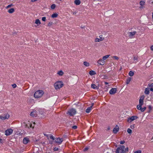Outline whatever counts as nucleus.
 <instances>
[{"mask_svg":"<svg viewBox=\"0 0 153 153\" xmlns=\"http://www.w3.org/2000/svg\"><path fill=\"white\" fill-rule=\"evenodd\" d=\"M89 74L91 76L94 75H95L96 74V72L95 71H93V70H91V71H90L89 72Z\"/></svg>","mask_w":153,"mask_h":153,"instance_id":"nucleus-22","label":"nucleus"},{"mask_svg":"<svg viewBox=\"0 0 153 153\" xmlns=\"http://www.w3.org/2000/svg\"><path fill=\"white\" fill-rule=\"evenodd\" d=\"M105 85H107L108 84V82H105Z\"/></svg>","mask_w":153,"mask_h":153,"instance_id":"nucleus-51","label":"nucleus"},{"mask_svg":"<svg viewBox=\"0 0 153 153\" xmlns=\"http://www.w3.org/2000/svg\"><path fill=\"white\" fill-rule=\"evenodd\" d=\"M76 13H74L73 14H76Z\"/></svg>","mask_w":153,"mask_h":153,"instance_id":"nucleus-62","label":"nucleus"},{"mask_svg":"<svg viewBox=\"0 0 153 153\" xmlns=\"http://www.w3.org/2000/svg\"><path fill=\"white\" fill-rule=\"evenodd\" d=\"M55 7L56 5L54 4H53L51 5V7L52 9H53L55 8Z\"/></svg>","mask_w":153,"mask_h":153,"instance_id":"nucleus-34","label":"nucleus"},{"mask_svg":"<svg viewBox=\"0 0 153 153\" xmlns=\"http://www.w3.org/2000/svg\"><path fill=\"white\" fill-rule=\"evenodd\" d=\"M71 127L72 128L74 129H76L77 128V127L76 126H71Z\"/></svg>","mask_w":153,"mask_h":153,"instance_id":"nucleus-39","label":"nucleus"},{"mask_svg":"<svg viewBox=\"0 0 153 153\" xmlns=\"http://www.w3.org/2000/svg\"><path fill=\"white\" fill-rule=\"evenodd\" d=\"M97 63L100 65H103L104 64L105 62V61H103V60L102 59H99Z\"/></svg>","mask_w":153,"mask_h":153,"instance_id":"nucleus-14","label":"nucleus"},{"mask_svg":"<svg viewBox=\"0 0 153 153\" xmlns=\"http://www.w3.org/2000/svg\"><path fill=\"white\" fill-rule=\"evenodd\" d=\"M63 141L62 138H60L59 137L57 138L55 140V142L57 143L58 144H61Z\"/></svg>","mask_w":153,"mask_h":153,"instance_id":"nucleus-12","label":"nucleus"},{"mask_svg":"<svg viewBox=\"0 0 153 153\" xmlns=\"http://www.w3.org/2000/svg\"><path fill=\"white\" fill-rule=\"evenodd\" d=\"M117 89L116 88H112L109 91V93L110 94H113L116 93Z\"/></svg>","mask_w":153,"mask_h":153,"instance_id":"nucleus-15","label":"nucleus"},{"mask_svg":"<svg viewBox=\"0 0 153 153\" xmlns=\"http://www.w3.org/2000/svg\"><path fill=\"white\" fill-rule=\"evenodd\" d=\"M102 35H100L99 36L100 38H96L95 39V42H100L103 40L104 39V38L102 37Z\"/></svg>","mask_w":153,"mask_h":153,"instance_id":"nucleus-10","label":"nucleus"},{"mask_svg":"<svg viewBox=\"0 0 153 153\" xmlns=\"http://www.w3.org/2000/svg\"><path fill=\"white\" fill-rule=\"evenodd\" d=\"M33 124H35V123H33Z\"/></svg>","mask_w":153,"mask_h":153,"instance_id":"nucleus-63","label":"nucleus"},{"mask_svg":"<svg viewBox=\"0 0 153 153\" xmlns=\"http://www.w3.org/2000/svg\"><path fill=\"white\" fill-rule=\"evenodd\" d=\"M111 57L113 59H114L116 60H118L119 59V58L117 56H112Z\"/></svg>","mask_w":153,"mask_h":153,"instance_id":"nucleus-30","label":"nucleus"},{"mask_svg":"<svg viewBox=\"0 0 153 153\" xmlns=\"http://www.w3.org/2000/svg\"><path fill=\"white\" fill-rule=\"evenodd\" d=\"M13 130L11 129H9L6 130L5 132V134L7 136H8L12 134Z\"/></svg>","mask_w":153,"mask_h":153,"instance_id":"nucleus-8","label":"nucleus"},{"mask_svg":"<svg viewBox=\"0 0 153 153\" xmlns=\"http://www.w3.org/2000/svg\"><path fill=\"white\" fill-rule=\"evenodd\" d=\"M27 126L28 127H30V128H33V126H32V124H29V123L28 124V125H27Z\"/></svg>","mask_w":153,"mask_h":153,"instance_id":"nucleus-35","label":"nucleus"},{"mask_svg":"<svg viewBox=\"0 0 153 153\" xmlns=\"http://www.w3.org/2000/svg\"><path fill=\"white\" fill-rule=\"evenodd\" d=\"M13 88H15L16 87V84H13L12 85Z\"/></svg>","mask_w":153,"mask_h":153,"instance_id":"nucleus-42","label":"nucleus"},{"mask_svg":"<svg viewBox=\"0 0 153 153\" xmlns=\"http://www.w3.org/2000/svg\"><path fill=\"white\" fill-rule=\"evenodd\" d=\"M138 118V117L136 116H132L131 117H129L127 119V121L130 123L132 121H134V120L137 119Z\"/></svg>","mask_w":153,"mask_h":153,"instance_id":"nucleus-7","label":"nucleus"},{"mask_svg":"<svg viewBox=\"0 0 153 153\" xmlns=\"http://www.w3.org/2000/svg\"><path fill=\"white\" fill-rule=\"evenodd\" d=\"M13 5L12 4H9V5H8L7 7V8H9L10 7H11V6H13Z\"/></svg>","mask_w":153,"mask_h":153,"instance_id":"nucleus-44","label":"nucleus"},{"mask_svg":"<svg viewBox=\"0 0 153 153\" xmlns=\"http://www.w3.org/2000/svg\"><path fill=\"white\" fill-rule=\"evenodd\" d=\"M152 18L153 19V12L152 13Z\"/></svg>","mask_w":153,"mask_h":153,"instance_id":"nucleus-56","label":"nucleus"},{"mask_svg":"<svg viewBox=\"0 0 153 153\" xmlns=\"http://www.w3.org/2000/svg\"><path fill=\"white\" fill-rule=\"evenodd\" d=\"M58 15L56 13H54L52 15L51 17L52 18H56L57 17Z\"/></svg>","mask_w":153,"mask_h":153,"instance_id":"nucleus-28","label":"nucleus"},{"mask_svg":"<svg viewBox=\"0 0 153 153\" xmlns=\"http://www.w3.org/2000/svg\"><path fill=\"white\" fill-rule=\"evenodd\" d=\"M144 93L148 95L149 94V90L148 88H146L145 89Z\"/></svg>","mask_w":153,"mask_h":153,"instance_id":"nucleus-20","label":"nucleus"},{"mask_svg":"<svg viewBox=\"0 0 153 153\" xmlns=\"http://www.w3.org/2000/svg\"><path fill=\"white\" fill-rule=\"evenodd\" d=\"M110 56V55H108L104 56L103 57L102 59L103 60V61H105V60L108 58Z\"/></svg>","mask_w":153,"mask_h":153,"instance_id":"nucleus-25","label":"nucleus"},{"mask_svg":"<svg viewBox=\"0 0 153 153\" xmlns=\"http://www.w3.org/2000/svg\"><path fill=\"white\" fill-rule=\"evenodd\" d=\"M131 77H128L127 79L126 80V84H129V82L131 80Z\"/></svg>","mask_w":153,"mask_h":153,"instance_id":"nucleus-23","label":"nucleus"},{"mask_svg":"<svg viewBox=\"0 0 153 153\" xmlns=\"http://www.w3.org/2000/svg\"><path fill=\"white\" fill-rule=\"evenodd\" d=\"M150 48L151 50L153 51V45L151 46Z\"/></svg>","mask_w":153,"mask_h":153,"instance_id":"nucleus-47","label":"nucleus"},{"mask_svg":"<svg viewBox=\"0 0 153 153\" xmlns=\"http://www.w3.org/2000/svg\"><path fill=\"white\" fill-rule=\"evenodd\" d=\"M119 130V128L118 126H117L115 128H114L113 129V131L114 133L116 134L118 131Z\"/></svg>","mask_w":153,"mask_h":153,"instance_id":"nucleus-17","label":"nucleus"},{"mask_svg":"<svg viewBox=\"0 0 153 153\" xmlns=\"http://www.w3.org/2000/svg\"><path fill=\"white\" fill-rule=\"evenodd\" d=\"M125 141H124V140H122V141H121L120 142V144H123L124 143H125Z\"/></svg>","mask_w":153,"mask_h":153,"instance_id":"nucleus-41","label":"nucleus"},{"mask_svg":"<svg viewBox=\"0 0 153 153\" xmlns=\"http://www.w3.org/2000/svg\"><path fill=\"white\" fill-rule=\"evenodd\" d=\"M86 150V147H85L84 148V149H83V151H85Z\"/></svg>","mask_w":153,"mask_h":153,"instance_id":"nucleus-53","label":"nucleus"},{"mask_svg":"<svg viewBox=\"0 0 153 153\" xmlns=\"http://www.w3.org/2000/svg\"><path fill=\"white\" fill-rule=\"evenodd\" d=\"M50 137L51 139H52L53 140H54L55 139V137H53V136L52 135H51Z\"/></svg>","mask_w":153,"mask_h":153,"instance_id":"nucleus-36","label":"nucleus"},{"mask_svg":"<svg viewBox=\"0 0 153 153\" xmlns=\"http://www.w3.org/2000/svg\"><path fill=\"white\" fill-rule=\"evenodd\" d=\"M5 116H2L1 115H0V119L4 120L5 119H8L10 117V115L7 113L5 114L4 115Z\"/></svg>","mask_w":153,"mask_h":153,"instance_id":"nucleus-11","label":"nucleus"},{"mask_svg":"<svg viewBox=\"0 0 153 153\" xmlns=\"http://www.w3.org/2000/svg\"><path fill=\"white\" fill-rule=\"evenodd\" d=\"M88 102H87V106H88Z\"/></svg>","mask_w":153,"mask_h":153,"instance_id":"nucleus-58","label":"nucleus"},{"mask_svg":"<svg viewBox=\"0 0 153 153\" xmlns=\"http://www.w3.org/2000/svg\"><path fill=\"white\" fill-rule=\"evenodd\" d=\"M136 31H133L132 32H128V36L130 38L132 39L134 38V36L136 33Z\"/></svg>","mask_w":153,"mask_h":153,"instance_id":"nucleus-6","label":"nucleus"},{"mask_svg":"<svg viewBox=\"0 0 153 153\" xmlns=\"http://www.w3.org/2000/svg\"><path fill=\"white\" fill-rule=\"evenodd\" d=\"M89 65V63L87 62V66H88Z\"/></svg>","mask_w":153,"mask_h":153,"instance_id":"nucleus-52","label":"nucleus"},{"mask_svg":"<svg viewBox=\"0 0 153 153\" xmlns=\"http://www.w3.org/2000/svg\"><path fill=\"white\" fill-rule=\"evenodd\" d=\"M91 87L92 88L94 89H99V87L97 86L96 85L94 84H92L91 85Z\"/></svg>","mask_w":153,"mask_h":153,"instance_id":"nucleus-18","label":"nucleus"},{"mask_svg":"<svg viewBox=\"0 0 153 153\" xmlns=\"http://www.w3.org/2000/svg\"><path fill=\"white\" fill-rule=\"evenodd\" d=\"M128 151V147L126 148L125 146L121 145L117 148L115 152V153H127Z\"/></svg>","mask_w":153,"mask_h":153,"instance_id":"nucleus-1","label":"nucleus"},{"mask_svg":"<svg viewBox=\"0 0 153 153\" xmlns=\"http://www.w3.org/2000/svg\"><path fill=\"white\" fill-rule=\"evenodd\" d=\"M145 2L143 1H140V5L142 6L145 4Z\"/></svg>","mask_w":153,"mask_h":153,"instance_id":"nucleus-31","label":"nucleus"},{"mask_svg":"<svg viewBox=\"0 0 153 153\" xmlns=\"http://www.w3.org/2000/svg\"><path fill=\"white\" fill-rule=\"evenodd\" d=\"M148 87L153 88V83L151 84H149L148 85Z\"/></svg>","mask_w":153,"mask_h":153,"instance_id":"nucleus-32","label":"nucleus"},{"mask_svg":"<svg viewBox=\"0 0 153 153\" xmlns=\"http://www.w3.org/2000/svg\"><path fill=\"white\" fill-rule=\"evenodd\" d=\"M44 135L45 136H47V135H46V134H44Z\"/></svg>","mask_w":153,"mask_h":153,"instance_id":"nucleus-60","label":"nucleus"},{"mask_svg":"<svg viewBox=\"0 0 153 153\" xmlns=\"http://www.w3.org/2000/svg\"><path fill=\"white\" fill-rule=\"evenodd\" d=\"M57 74L60 76H62L63 74V72L62 71H59Z\"/></svg>","mask_w":153,"mask_h":153,"instance_id":"nucleus-29","label":"nucleus"},{"mask_svg":"<svg viewBox=\"0 0 153 153\" xmlns=\"http://www.w3.org/2000/svg\"><path fill=\"white\" fill-rule=\"evenodd\" d=\"M150 88V90L152 91L153 92V88Z\"/></svg>","mask_w":153,"mask_h":153,"instance_id":"nucleus-46","label":"nucleus"},{"mask_svg":"<svg viewBox=\"0 0 153 153\" xmlns=\"http://www.w3.org/2000/svg\"><path fill=\"white\" fill-rule=\"evenodd\" d=\"M53 150L54 151H57L59 150V149L57 147H55L54 148Z\"/></svg>","mask_w":153,"mask_h":153,"instance_id":"nucleus-43","label":"nucleus"},{"mask_svg":"<svg viewBox=\"0 0 153 153\" xmlns=\"http://www.w3.org/2000/svg\"><path fill=\"white\" fill-rule=\"evenodd\" d=\"M149 109L151 110L152 109V107L150 106H149Z\"/></svg>","mask_w":153,"mask_h":153,"instance_id":"nucleus-49","label":"nucleus"},{"mask_svg":"<svg viewBox=\"0 0 153 153\" xmlns=\"http://www.w3.org/2000/svg\"><path fill=\"white\" fill-rule=\"evenodd\" d=\"M42 21L45 22L46 20V18L45 17H44L42 18Z\"/></svg>","mask_w":153,"mask_h":153,"instance_id":"nucleus-38","label":"nucleus"},{"mask_svg":"<svg viewBox=\"0 0 153 153\" xmlns=\"http://www.w3.org/2000/svg\"><path fill=\"white\" fill-rule=\"evenodd\" d=\"M52 22H49L48 24V26H51L52 24Z\"/></svg>","mask_w":153,"mask_h":153,"instance_id":"nucleus-40","label":"nucleus"},{"mask_svg":"<svg viewBox=\"0 0 153 153\" xmlns=\"http://www.w3.org/2000/svg\"><path fill=\"white\" fill-rule=\"evenodd\" d=\"M144 98V95H142L140 97L139 100V104L137 105V107L138 110H140L142 112H143L145 111L144 109L141 107L142 106L143 104V100Z\"/></svg>","mask_w":153,"mask_h":153,"instance_id":"nucleus-2","label":"nucleus"},{"mask_svg":"<svg viewBox=\"0 0 153 153\" xmlns=\"http://www.w3.org/2000/svg\"><path fill=\"white\" fill-rule=\"evenodd\" d=\"M141 151L140 150H138L134 152V153H141Z\"/></svg>","mask_w":153,"mask_h":153,"instance_id":"nucleus-37","label":"nucleus"},{"mask_svg":"<svg viewBox=\"0 0 153 153\" xmlns=\"http://www.w3.org/2000/svg\"><path fill=\"white\" fill-rule=\"evenodd\" d=\"M54 87L56 89H59L63 85V84L61 82H57L54 84Z\"/></svg>","mask_w":153,"mask_h":153,"instance_id":"nucleus-4","label":"nucleus"},{"mask_svg":"<svg viewBox=\"0 0 153 153\" xmlns=\"http://www.w3.org/2000/svg\"><path fill=\"white\" fill-rule=\"evenodd\" d=\"M37 0H31V1L33 2H35Z\"/></svg>","mask_w":153,"mask_h":153,"instance_id":"nucleus-50","label":"nucleus"},{"mask_svg":"<svg viewBox=\"0 0 153 153\" xmlns=\"http://www.w3.org/2000/svg\"><path fill=\"white\" fill-rule=\"evenodd\" d=\"M89 102L90 103H91V105L90 106L88 107L87 108V113H89L91 112V111L92 109V107L94 105V103H92L90 102Z\"/></svg>","mask_w":153,"mask_h":153,"instance_id":"nucleus-9","label":"nucleus"},{"mask_svg":"<svg viewBox=\"0 0 153 153\" xmlns=\"http://www.w3.org/2000/svg\"><path fill=\"white\" fill-rule=\"evenodd\" d=\"M35 23L38 25L41 24V22L39 19H36V20Z\"/></svg>","mask_w":153,"mask_h":153,"instance_id":"nucleus-27","label":"nucleus"},{"mask_svg":"<svg viewBox=\"0 0 153 153\" xmlns=\"http://www.w3.org/2000/svg\"><path fill=\"white\" fill-rule=\"evenodd\" d=\"M44 92L43 91L38 90L36 91L34 94V96L35 98H39L42 97Z\"/></svg>","mask_w":153,"mask_h":153,"instance_id":"nucleus-3","label":"nucleus"},{"mask_svg":"<svg viewBox=\"0 0 153 153\" xmlns=\"http://www.w3.org/2000/svg\"><path fill=\"white\" fill-rule=\"evenodd\" d=\"M143 108L144 109V110H145V109H146V107H144V108Z\"/></svg>","mask_w":153,"mask_h":153,"instance_id":"nucleus-55","label":"nucleus"},{"mask_svg":"<svg viewBox=\"0 0 153 153\" xmlns=\"http://www.w3.org/2000/svg\"><path fill=\"white\" fill-rule=\"evenodd\" d=\"M30 141L29 139L27 137L25 138L23 140V143L25 144H26Z\"/></svg>","mask_w":153,"mask_h":153,"instance_id":"nucleus-16","label":"nucleus"},{"mask_svg":"<svg viewBox=\"0 0 153 153\" xmlns=\"http://www.w3.org/2000/svg\"><path fill=\"white\" fill-rule=\"evenodd\" d=\"M74 4L76 5H79L81 3V1L79 0H75L74 1Z\"/></svg>","mask_w":153,"mask_h":153,"instance_id":"nucleus-21","label":"nucleus"},{"mask_svg":"<svg viewBox=\"0 0 153 153\" xmlns=\"http://www.w3.org/2000/svg\"><path fill=\"white\" fill-rule=\"evenodd\" d=\"M88 149V148L87 147V148H86L87 150Z\"/></svg>","mask_w":153,"mask_h":153,"instance_id":"nucleus-59","label":"nucleus"},{"mask_svg":"<svg viewBox=\"0 0 153 153\" xmlns=\"http://www.w3.org/2000/svg\"><path fill=\"white\" fill-rule=\"evenodd\" d=\"M30 115L33 117H36L37 116V114L36 111L35 110H33V111H32L30 113Z\"/></svg>","mask_w":153,"mask_h":153,"instance_id":"nucleus-13","label":"nucleus"},{"mask_svg":"<svg viewBox=\"0 0 153 153\" xmlns=\"http://www.w3.org/2000/svg\"><path fill=\"white\" fill-rule=\"evenodd\" d=\"M76 113V110L74 108H72L68 111L67 114L71 116H72L75 114Z\"/></svg>","mask_w":153,"mask_h":153,"instance_id":"nucleus-5","label":"nucleus"},{"mask_svg":"<svg viewBox=\"0 0 153 153\" xmlns=\"http://www.w3.org/2000/svg\"><path fill=\"white\" fill-rule=\"evenodd\" d=\"M2 141V139L0 138V142L1 143Z\"/></svg>","mask_w":153,"mask_h":153,"instance_id":"nucleus-54","label":"nucleus"},{"mask_svg":"<svg viewBox=\"0 0 153 153\" xmlns=\"http://www.w3.org/2000/svg\"><path fill=\"white\" fill-rule=\"evenodd\" d=\"M134 125H131L130 126V128L132 129L134 128Z\"/></svg>","mask_w":153,"mask_h":153,"instance_id":"nucleus-45","label":"nucleus"},{"mask_svg":"<svg viewBox=\"0 0 153 153\" xmlns=\"http://www.w3.org/2000/svg\"><path fill=\"white\" fill-rule=\"evenodd\" d=\"M109 129H110L108 127V129L109 130Z\"/></svg>","mask_w":153,"mask_h":153,"instance_id":"nucleus-61","label":"nucleus"},{"mask_svg":"<svg viewBox=\"0 0 153 153\" xmlns=\"http://www.w3.org/2000/svg\"><path fill=\"white\" fill-rule=\"evenodd\" d=\"M14 11V10L13 8H11L9 10L8 12V13H13Z\"/></svg>","mask_w":153,"mask_h":153,"instance_id":"nucleus-26","label":"nucleus"},{"mask_svg":"<svg viewBox=\"0 0 153 153\" xmlns=\"http://www.w3.org/2000/svg\"><path fill=\"white\" fill-rule=\"evenodd\" d=\"M84 65H85V66H86V62H84Z\"/></svg>","mask_w":153,"mask_h":153,"instance_id":"nucleus-48","label":"nucleus"},{"mask_svg":"<svg viewBox=\"0 0 153 153\" xmlns=\"http://www.w3.org/2000/svg\"><path fill=\"white\" fill-rule=\"evenodd\" d=\"M134 74V72L133 71H130L128 73V75L131 76H133Z\"/></svg>","mask_w":153,"mask_h":153,"instance_id":"nucleus-24","label":"nucleus"},{"mask_svg":"<svg viewBox=\"0 0 153 153\" xmlns=\"http://www.w3.org/2000/svg\"><path fill=\"white\" fill-rule=\"evenodd\" d=\"M127 132L129 134H131L132 132V130L130 128H128L127 130Z\"/></svg>","mask_w":153,"mask_h":153,"instance_id":"nucleus-33","label":"nucleus"},{"mask_svg":"<svg viewBox=\"0 0 153 153\" xmlns=\"http://www.w3.org/2000/svg\"><path fill=\"white\" fill-rule=\"evenodd\" d=\"M133 60H134V63H136L138 62V57L136 56H134L133 58Z\"/></svg>","mask_w":153,"mask_h":153,"instance_id":"nucleus-19","label":"nucleus"},{"mask_svg":"<svg viewBox=\"0 0 153 153\" xmlns=\"http://www.w3.org/2000/svg\"><path fill=\"white\" fill-rule=\"evenodd\" d=\"M81 27L82 28H85V27Z\"/></svg>","mask_w":153,"mask_h":153,"instance_id":"nucleus-57","label":"nucleus"}]
</instances>
